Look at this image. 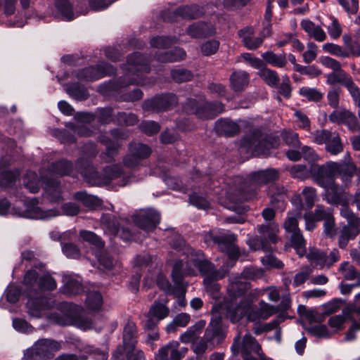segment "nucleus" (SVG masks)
<instances>
[{
	"label": "nucleus",
	"mask_w": 360,
	"mask_h": 360,
	"mask_svg": "<svg viewBox=\"0 0 360 360\" xmlns=\"http://www.w3.org/2000/svg\"><path fill=\"white\" fill-rule=\"evenodd\" d=\"M186 56V53L183 49L175 48L170 51L157 54L156 59L162 63H174L184 60Z\"/></svg>",
	"instance_id": "obj_40"
},
{
	"label": "nucleus",
	"mask_w": 360,
	"mask_h": 360,
	"mask_svg": "<svg viewBox=\"0 0 360 360\" xmlns=\"http://www.w3.org/2000/svg\"><path fill=\"white\" fill-rule=\"evenodd\" d=\"M179 347L177 341H172L161 347L155 354L156 360H181L188 352L186 347Z\"/></svg>",
	"instance_id": "obj_19"
},
{
	"label": "nucleus",
	"mask_w": 360,
	"mask_h": 360,
	"mask_svg": "<svg viewBox=\"0 0 360 360\" xmlns=\"http://www.w3.org/2000/svg\"><path fill=\"white\" fill-rule=\"evenodd\" d=\"M38 201L33 198L30 200L26 205V210L23 216L27 218L35 219H46L56 215V211H44L37 206Z\"/></svg>",
	"instance_id": "obj_23"
},
{
	"label": "nucleus",
	"mask_w": 360,
	"mask_h": 360,
	"mask_svg": "<svg viewBox=\"0 0 360 360\" xmlns=\"http://www.w3.org/2000/svg\"><path fill=\"white\" fill-rule=\"evenodd\" d=\"M302 205L292 212H289L284 222L283 227L288 234L292 246L296 249L300 255L306 252V241L298 227V219L301 217V208Z\"/></svg>",
	"instance_id": "obj_6"
},
{
	"label": "nucleus",
	"mask_w": 360,
	"mask_h": 360,
	"mask_svg": "<svg viewBox=\"0 0 360 360\" xmlns=\"http://www.w3.org/2000/svg\"><path fill=\"white\" fill-rule=\"evenodd\" d=\"M224 337L221 320H212L206 328L204 338L193 342V352L196 354H203L208 347V343H211L213 345L215 342L219 344L224 339Z\"/></svg>",
	"instance_id": "obj_10"
},
{
	"label": "nucleus",
	"mask_w": 360,
	"mask_h": 360,
	"mask_svg": "<svg viewBox=\"0 0 360 360\" xmlns=\"http://www.w3.org/2000/svg\"><path fill=\"white\" fill-rule=\"evenodd\" d=\"M86 306L90 310H98L103 304V297L97 291L89 292L86 298Z\"/></svg>",
	"instance_id": "obj_52"
},
{
	"label": "nucleus",
	"mask_w": 360,
	"mask_h": 360,
	"mask_svg": "<svg viewBox=\"0 0 360 360\" xmlns=\"http://www.w3.org/2000/svg\"><path fill=\"white\" fill-rule=\"evenodd\" d=\"M206 241L211 240L215 243L218 249L226 253L229 258L235 262L240 255L239 248L236 245L237 236L234 233H225L221 236L209 234L205 238Z\"/></svg>",
	"instance_id": "obj_12"
},
{
	"label": "nucleus",
	"mask_w": 360,
	"mask_h": 360,
	"mask_svg": "<svg viewBox=\"0 0 360 360\" xmlns=\"http://www.w3.org/2000/svg\"><path fill=\"white\" fill-rule=\"evenodd\" d=\"M330 19L331 22L326 27L328 35L332 39H338L342 34V25L336 18L330 16Z\"/></svg>",
	"instance_id": "obj_59"
},
{
	"label": "nucleus",
	"mask_w": 360,
	"mask_h": 360,
	"mask_svg": "<svg viewBox=\"0 0 360 360\" xmlns=\"http://www.w3.org/2000/svg\"><path fill=\"white\" fill-rule=\"evenodd\" d=\"M168 299L155 300L150 307L146 314V321L144 323L146 330L155 329L158 323L169 316L170 309L167 307Z\"/></svg>",
	"instance_id": "obj_14"
},
{
	"label": "nucleus",
	"mask_w": 360,
	"mask_h": 360,
	"mask_svg": "<svg viewBox=\"0 0 360 360\" xmlns=\"http://www.w3.org/2000/svg\"><path fill=\"white\" fill-rule=\"evenodd\" d=\"M268 195L271 198V203L275 207L281 210L285 209L287 191L283 186L272 184L269 188Z\"/></svg>",
	"instance_id": "obj_26"
},
{
	"label": "nucleus",
	"mask_w": 360,
	"mask_h": 360,
	"mask_svg": "<svg viewBox=\"0 0 360 360\" xmlns=\"http://www.w3.org/2000/svg\"><path fill=\"white\" fill-rule=\"evenodd\" d=\"M123 350L126 352L128 360H144L143 352L136 350L135 347L131 350L129 349L117 348L112 354L115 359H118L120 358V355L122 354Z\"/></svg>",
	"instance_id": "obj_58"
},
{
	"label": "nucleus",
	"mask_w": 360,
	"mask_h": 360,
	"mask_svg": "<svg viewBox=\"0 0 360 360\" xmlns=\"http://www.w3.org/2000/svg\"><path fill=\"white\" fill-rule=\"evenodd\" d=\"M25 186L30 193H35L39 190V181L34 172H28L24 179Z\"/></svg>",
	"instance_id": "obj_60"
},
{
	"label": "nucleus",
	"mask_w": 360,
	"mask_h": 360,
	"mask_svg": "<svg viewBox=\"0 0 360 360\" xmlns=\"http://www.w3.org/2000/svg\"><path fill=\"white\" fill-rule=\"evenodd\" d=\"M99 141L106 146V152L103 154L102 158L106 162H110L113 157L117 154L118 143L112 141L106 135H101L98 137Z\"/></svg>",
	"instance_id": "obj_44"
},
{
	"label": "nucleus",
	"mask_w": 360,
	"mask_h": 360,
	"mask_svg": "<svg viewBox=\"0 0 360 360\" xmlns=\"http://www.w3.org/2000/svg\"><path fill=\"white\" fill-rule=\"evenodd\" d=\"M215 130L219 134L233 136L239 132L240 127L237 123L232 120L221 119L216 122Z\"/></svg>",
	"instance_id": "obj_35"
},
{
	"label": "nucleus",
	"mask_w": 360,
	"mask_h": 360,
	"mask_svg": "<svg viewBox=\"0 0 360 360\" xmlns=\"http://www.w3.org/2000/svg\"><path fill=\"white\" fill-rule=\"evenodd\" d=\"M262 57L266 63L274 67L283 68L287 64L285 53L276 54L272 51H266L262 54Z\"/></svg>",
	"instance_id": "obj_49"
},
{
	"label": "nucleus",
	"mask_w": 360,
	"mask_h": 360,
	"mask_svg": "<svg viewBox=\"0 0 360 360\" xmlns=\"http://www.w3.org/2000/svg\"><path fill=\"white\" fill-rule=\"evenodd\" d=\"M171 246L186 255V260L184 261V267L197 268L205 276L203 283L207 292L213 298H218L220 285L217 281L223 278L226 272L217 270L214 266L205 259L202 251L193 250L187 245L181 237H176L175 240L171 243Z\"/></svg>",
	"instance_id": "obj_1"
},
{
	"label": "nucleus",
	"mask_w": 360,
	"mask_h": 360,
	"mask_svg": "<svg viewBox=\"0 0 360 360\" xmlns=\"http://www.w3.org/2000/svg\"><path fill=\"white\" fill-rule=\"evenodd\" d=\"M257 231L260 237L265 241L271 243H276L279 240L278 233L279 231L278 225L275 222H269L265 224L257 226Z\"/></svg>",
	"instance_id": "obj_30"
},
{
	"label": "nucleus",
	"mask_w": 360,
	"mask_h": 360,
	"mask_svg": "<svg viewBox=\"0 0 360 360\" xmlns=\"http://www.w3.org/2000/svg\"><path fill=\"white\" fill-rule=\"evenodd\" d=\"M190 320L191 316L188 314H179L174 317L173 321L167 326L166 330L167 333H173L176 330L177 327L186 326L190 322Z\"/></svg>",
	"instance_id": "obj_50"
},
{
	"label": "nucleus",
	"mask_w": 360,
	"mask_h": 360,
	"mask_svg": "<svg viewBox=\"0 0 360 360\" xmlns=\"http://www.w3.org/2000/svg\"><path fill=\"white\" fill-rule=\"evenodd\" d=\"M63 283L62 290L67 295H78L84 290L81 281L71 275H64Z\"/></svg>",
	"instance_id": "obj_34"
},
{
	"label": "nucleus",
	"mask_w": 360,
	"mask_h": 360,
	"mask_svg": "<svg viewBox=\"0 0 360 360\" xmlns=\"http://www.w3.org/2000/svg\"><path fill=\"white\" fill-rule=\"evenodd\" d=\"M240 279L239 276L232 278L227 288L229 296L235 300H237V298H243V296L250 288L249 283L243 282Z\"/></svg>",
	"instance_id": "obj_32"
},
{
	"label": "nucleus",
	"mask_w": 360,
	"mask_h": 360,
	"mask_svg": "<svg viewBox=\"0 0 360 360\" xmlns=\"http://www.w3.org/2000/svg\"><path fill=\"white\" fill-rule=\"evenodd\" d=\"M160 221V215L159 212L153 209L141 211L134 218L135 224L147 233L155 230Z\"/></svg>",
	"instance_id": "obj_17"
},
{
	"label": "nucleus",
	"mask_w": 360,
	"mask_h": 360,
	"mask_svg": "<svg viewBox=\"0 0 360 360\" xmlns=\"http://www.w3.org/2000/svg\"><path fill=\"white\" fill-rule=\"evenodd\" d=\"M229 80L231 89L235 92H241L249 84L250 75L243 70L234 71Z\"/></svg>",
	"instance_id": "obj_31"
},
{
	"label": "nucleus",
	"mask_w": 360,
	"mask_h": 360,
	"mask_svg": "<svg viewBox=\"0 0 360 360\" xmlns=\"http://www.w3.org/2000/svg\"><path fill=\"white\" fill-rule=\"evenodd\" d=\"M279 179V170L268 168L251 173L248 177L250 184V191L245 196V200H250L255 196L259 186L274 182Z\"/></svg>",
	"instance_id": "obj_13"
},
{
	"label": "nucleus",
	"mask_w": 360,
	"mask_h": 360,
	"mask_svg": "<svg viewBox=\"0 0 360 360\" xmlns=\"http://www.w3.org/2000/svg\"><path fill=\"white\" fill-rule=\"evenodd\" d=\"M338 168V162L328 161L321 165H312L310 173L314 182L319 186H331L335 183Z\"/></svg>",
	"instance_id": "obj_9"
},
{
	"label": "nucleus",
	"mask_w": 360,
	"mask_h": 360,
	"mask_svg": "<svg viewBox=\"0 0 360 360\" xmlns=\"http://www.w3.org/2000/svg\"><path fill=\"white\" fill-rule=\"evenodd\" d=\"M280 145V139L276 136H264L259 131L247 134L241 141V146L247 148L255 156H267L270 150Z\"/></svg>",
	"instance_id": "obj_4"
},
{
	"label": "nucleus",
	"mask_w": 360,
	"mask_h": 360,
	"mask_svg": "<svg viewBox=\"0 0 360 360\" xmlns=\"http://www.w3.org/2000/svg\"><path fill=\"white\" fill-rule=\"evenodd\" d=\"M196 271L193 267H184V260L181 259L176 261L173 266L172 273V279L174 283L176 285L178 290L183 295L179 299L178 303L181 307H184L186 304L184 294L187 285L184 281V277L186 276H195Z\"/></svg>",
	"instance_id": "obj_16"
},
{
	"label": "nucleus",
	"mask_w": 360,
	"mask_h": 360,
	"mask_svg": "<svg viewBox=\"0 0 360 360\" xmlns=\"http://www.w3.org/2000/svg\"><path fill=\"white\" fill-rule=\"evenodd\" d=\"M206 322L204 320H200L196 322L194 325L189 327L186 332L181 336L180 340L184 343H188L193 342L200 334L201 330L205 326Z\"/></svg>",
	"instance_id": "obj_42"
},
{
	"label": "nucleus",
	"mask_w": 360,
	"mask_h": 360,
	"mask_svg": "<svg viewBox=\"0 0 360 360\" xmlns=\"http://www.w3.org/2000/svg\"><path fill=\"white\" fill-rule=\"evenodd\" d=\"M326 189V200L331 205H340V211L343 208H349L346 193L335 183L331 186L323 187Z\"/></svg>",
	"instance_id": "obj_22"
},
{
	"label": "nucleus",
	"mask_w": 360,
	"mask_h": 360,
	"mask_svg": "<svg viewBox=\"0 0 360 360\" xmlns=\"http://www.w3.org/2000/svg\"><path fill=\"white\" fill-rule=\"evenodd\" d=\"M251 307V301L247 298L240 299L239 302L235 300L227 307V316L233 323L240 320L248 313Z\"/></svg>",
	"instance_id": "obj_21"
},
{
	"label": "nucleus",
	"mask_w": 360,
	"mask_h": 360,
	"mask_svg": "<svg viewBox=\"0 0 360 360\" xmlns=\"http://www.w3.org/2000/svg\"><path fill=\"white\" fill-rule=\"evenodd\" d=\"M81 310L79 306L73 303H63L60 311L51 314V319L60 326L75 325L83 330L89 329L91 327V321L83 319L80 316Z\"/></svg>",
	"instance_id": "obj_5"
},
{
	"label": "nucleus",
	"mask_w": 360,
	"mask_h": 360,
	"mask_svg": "<svg viewBox=\"0 0 360 360\" xmlns=\"http://www.w3.org/2000/svg\"><path fill=\"white\" fill-rule=\"evenodd\" d=\"M301 27L307 33L309 37L319 42H323L327 38L325 31L319 25L309 20H302Z\"/></svg>",
	"instance_id": "obj_33"
},
{
	"label": "nucleus",
	"mask_w": 360,
	"mask_h": 360,
	"mask_svg": "<svg viewBox=\"0 0 360 360\" xmlns=\"http://www.w3.org/2000/svg\"><path fill=\"white\" fill-rule=\"evenodd\" d=\"M74 172V167L70 161L60 160L53 162L49 168V172L58 176L72 175Z\"/></svg>",
	"instance_id": "obj_39"
},
{
	"label": "nucleus",
	"mask_w": 360,
	"mask_h": 360,
	"mask_svg": "<svg viewBox=\"0 0 360 360\" xmlns=\"http://www.w3.org/2000/svg\"><path fill=\"white\" fill-rule=\"evenodd\" d=\"M83 159L78 160L75 169L78 171L91 186H104L110 184L112 181L120 179L118 185H127V180L119 165L108 166L105 167L101 174L96 172L92 165L81 166Z\"/></svg>",
	"instance_id": "obj_2"
},
{
	"label": "nucleus",
	"mask_w": 360,
	"mask_h": 360,
	"mask_svg": "<svg viewBox=\"0 0 360 360\" xmlns=\"http://www.w3.org/2000/svg\"><path fill=\"white\" fill-rule=\"evenodd\" d=\"M323 50L335 56L342 58L349 57V53L344 50L340 46L333 43H326L322 46Z\"/></svg>",
	"instance_id": "obj_63"
},
{
	"label": "nucleus",
	"mask_w": 360,
	"mask_h": 360,
	"mask_svg": "<svg viewBox=\"0 0 360 360\" xmlns=\"http://www.w3.org/2000/svg\"><path fill=\"white\" fill-rule=\"evenodd\" d=\"M38 273L35 270H29L24 276V285L27 287V296L37 295L39 290Z\"/></svg>",
	"instance_id": "obj_45"
},
{
	"label": "nucleus",
	"mask_w": 360,
	"mask_h": 360,
	"mask_svg": "<svg viewBox=\"0 0 360 360\" xmlns=\"http://www.w3.org/2000/svg\"><path fill=\"white\" fill-rule=\"evenodd\" d=\"M255 30L249 26L238 30V35L242 39L244 46L249 50L257 49L263 43L262 37H254Z\"/></svg>",
	"instance_id": "obj_25"
},
{
	"label": "nucleus",
	"mask_w": 360,
	"mask_h": 360,
	"mask_svg": "<svg viewBox=\"0 0 360 360\" xmlns=\"http://www.w3.org/2000/svg\"><path fill=\"white\" fill-rule=\"evenodd\" d=\"M101 223L105 232L117 236L120 232V224L116 217L110 214H103L101 217Z\"/></svg>",
	"instance_id": "obj_41"
},
{
	"label": "nucleus",
	"mask_w": 360,
	"mask_h": 360,
	"mask_svg": "<svg viewBox=\"0 0 360 360\" xmlns=\"http://www.w3.org/2000/svg\"><path fill=\"white\" fill-rule=\"evenodd\" d=\"M330 142L325 146L326 150L333 155H336L343 150V146L338 133L333 134Z\"/></svg>",
	"instance_id": "obj_62"
},
{
	"label": "nucleus",
	"mask_w": 360,
	"mask_h": 360,
	"mask_svg": "<svg viewBox=\"0 0 360 360\" xmlns=\"http://www.w3.org/2000/svg\"><path fill=\"white\" fill-rule=\"evenodd\" d=\"M126 68L127 72L124 78H120L115 84V89H120L129 84L145 85L147 82L143 75L149 72L148 59L140 53L136 52L127 58Z\"/></svg>",
	"instance_id": "obj_3"
},
{
	"label": "nucleus",
	"mask_w": 360,
	"mask_h": 360,
	"mask_svg": "<svg viewBox=\"0 0 360 360\" xmlns=\"http://www.w3.org/2000/svg\"><path fill=\"white\" fill-rule=\"evenodd\" d=\"M326 79L328 84L334 85L335 84H340L345 86V85L349 82L352 77L341 68L335 72H332L326 75Z\"/></svg>",
	"instance_id": "obj_47"
},
{
	"label": "nucleus",
	"mask_w": 360,
	"mask_h": 360,
	"mask_svg": "<svg viewBox=\"0 0 360 360\" xmlns=\"http://www.w3.org/2000/svg\"><path fill=\"white\" fill-rule=\"evenodd\" d=\"M62 348L61 342L53 339L38 340L24 354L26 360H48L53 357L56 352Z\"/></svg>",
	"instance_id": "obj_7"
},
{
	"label": "nucleus",
	"mask_w": 360,
	"mask_h": 360,
	"mask_svg": "<svg viewBox=\"0 0 360 360\" xmlns=\"http://www.w3.org/2000/svg\"><path fill=\"white\" fill-rule=\"evenodd\" d=\"M42 181L45 184V192L51 201H59L62 199L61 187L60 183L55 179H49L42 177Z\"/></svg>",
	"instance_id": "obj_37"
},
{
	"label": "nucleus",
	"mask_w": 360,
	"mask_h": 360,
	"mask_svg": "<svg viewBox=\"0 0 360 360\" xmlns=\"http://www.w3.org/2000/svg\"><path fill=\"white\" fill-rule=\"evenodd\" d=\"M174 14L183 18L194 19L201 17L204 14V9L197 5L182 6L177 8Z\"/></svg>",
	"instance_id": "obj_38"
},
{
	"label": "nucleus",
	"mask_w": 360,
	"mask_h": 360,
	"mask_svg": "<svg viewBox=\"0 0 360 360\" xmlns=\"http://www.w3.org/2000/svg\"><path fill=\"white\" fill-rule=\"evenodd\" d=\"M67 92L70 96L77 100L84 101L88 98L89 93L86 89L78 84H72L67 88Z\"/></svg>",
	"instance_id": "obj_53"
},
{
	"label": "nucleus",
	"mask_w": 360,
	"mask_h": 360,
	"mask_svg": "<svg viewBox=\"0 0 360 360\" xmlns=\"http://www.w3.org/2000/svg\"><path fill=\"white\" fill-rule=\"evenodd\" d=\"M114 73V68L111 65L103 62L96 67H88L80 70L77 73V77L80 80L92 81Z\"/></svg>",
	"instance_id": "obj_18"
},
{
	"label": "nucleus",
	"mask_w": 360,
	"mask_h": 360,
	"mask_svg": "<svg viewBox=\"0 0 360 360\" xmlns=\"http://www.w3.org/2000/svg\"><path fill=\"white\" fill-rule=\"evenodd\" d=\"M178 103L177 96L172 93L160 94L146 100L142 108L145 111L159 112L172 109Z\"/></svg>",
	"instance_id": "obj_15"
},
{
	"label": "nucleus",
	"mask_w": 360,
	"mask_h": 360,
	"mask_svg": "<svg viewBox=\"0 0 360 360\" xmlns=\"http://www.w3.org/2000/svg\"><path fill=\"white\" fill-rule=\"evenodd\" d=\"M32 295L28 296L29 300L27 302V312L31 316L39 318L41 316L42 311L50 308L51 304L46 297H32Z\"/></svg>",
	"instance_id": "obj_27"
},
{
	"label": "nucleus",
	"mask_w": 360,
	"mask_h": 360,
	"mask_svg": "<svg viewBox=\"0 0 360 360\" xmlns=\"http://www.w3.org/2000/svg\"><path fill=\"white\" fill-rule=\"evenodd\" d=\"M338 271L347 281H353L358 277V271L355 267L348 262H342L339 266Z\"/></svg>",
	"instance_id": "obj_57"
},
{
	"label": "nucleus",
	"mask_w": 360,
	"mask_h": 360,
	"mask_svg": "<svg viewBox=\"0 0 360 360\" xmlns=\"http://www.w3.org/2000/svg\"><path fill=\"white\" fill-rule=\"evenodd\" d=\"M224 105L221 102H198L191 99L185 106V110L191 114H195L202 119H211L224 111Z\"/></svg>",
	"instance_id": "obj_11"
},
{
	"label": "nucleus",
	"mask_w": 360,
	"mask_h": 360,
	"mask_svg": "<svg viewBox=\"0 0 360 360\" xmlns=\"http://www.w3.org/2000/svg\"><path fill=\"white\" fill-rule=\"evenodd\" d=\"M338 176L340 179L345 186L351 185L352 179L357 172L356 165L350 160L348 161L338 162Z\"/></svg>",
	"instance_id": "obj_28"
},
{
	"label": "nucleus",
	"mask_w": 360,
	"mask_h": 360,
	"mask_svg": "<svg viewBox=\"0 0 360 360\" xmlns=\"http://www.w3.org/2000/svg\"><path fill=\"white\" fill-rule=\"evenodd\" d=\"M299 92L302 97L306 98L308 101L314 102L320 101L323 96V94L317 89L310 88L308 86H303L300 88Z\"/></svg>",
	"instance_id": "obj_55"
},
{
	"label": "nucleus",
	"mask_w": 360,
	"mask_h": 360,
	"mask_svg": "<svg viewBox=\"0 0 360 360\" xmlns=\"http://www.w3.org/2000/svg\"><path fill=\"white\" fill-rule=\"evenodd\" d=\"M241 351L243 355L262 352V347L256 339L250 334H246L243 340Z\"/></svg>",
	"instance_id": "obj_43"
},
{
	"label": "nucleus",
	"mask_w": 360,
	"mask_h": 360,
	"mask_svg": "<svg viewBox=\"0 0 360 360\" xmlns=\"http://www.w3.org/2000/svg\"><path fill=\"white\" fill-rule=\"evenodd\" d=\"M264 276V271L261 268L250 266L243 269L239 278L245 280L255 281L262 278Z\"/></svg>",
	"instance_id": "obj_51"
},
{
	"label": "nucleus",
	"mask_w": 360,
	"mask_h": 360,
	"mask_svg": "<svg viewBox=\"0 0 360 360\" xmlns=\"http://www.w3.org/2000/svg\"><path fill=\"white\" fill-rule=\"evenodd\" d=\"M258 75L269 86L277 88L280 81L278 73L271 69L266 67L264 65L257 72Z\"/></svg>",
	"instance_id": "obj_48"
},
{
	"label": "nucleus",
	"mask_w": 360,
	"mask_h": 360,
	"mask_svg": "<svg viewBox=\"0 0 360 360\" xmlns=\"http://www.w3.org/2000/svg\"><path fill=\"white\" fill-rule=\"evenodd\" d=\"M129 151L133 153L140 160L147 158L151 153L150 148L145 144L131 143L129 146Z\"/></svg>",
	"instance_id": "obj_54"
},
{
	"label": "nucleus",
	"mask_w": 360,
	"mask_h": 360,
	"mask_svg": "<svg viewBox=\"0 0 360 360\" xmlns=\"http://www.w3.org/2000/svg\"><path fill=\"white\" fill-rule=\"evenodd\" d=\"M305 330L309 335L319 338H328L331 335L327 326L323 324L313 325L307 327Z\"/></svg>",
	"instance_id": "obj_56"
},
{
	"label": "nucleus",
	"mask_w": 360,
	"mask_h": 360,
	"mask_svg": "<svg viewBox=\"0 0 360 360\" xmlns=\"http://www.w3.org/2000/svg\"><path fill=\"white\" fill-rule=\"evenodd\" d=\"M186 32L193 38H206L214 35L215 29L210 23L197 22L191 25L187 28Z\"/></svg>",
	"instance_id": "obj_24"
},
{
	"label": "nucleus",
	"mask_w": 360,
	"mask_h": 360,
	"mask_svg": "<svg viewBox=\"0 0 360 360\" xmlns=\"http://www.w3.org/2000/svg\"><path fill=\"white\" fill-rule=\"evenodd\" d=\"M171 76L174 82L177 83L186 82L191 80L192 73L186 69H174L171 71Z\"/></svg>",
	"instance_id": "obj_64"
},
{
	"label": "nucleus",
	"mask_w": 360,
	"mask_h": 360,
	"mask_svg": "<svg viewBox=\"0 0 360 360\" xmlns=\"http://www.w3.org/2000/svg\"><path fill=\"white\" fill-rule=\"evenodd\" d=\"M75 198L81 202L85 207L91 209H95L96 207L101 205L102 201L101 199L95 195H90L86 191H79L75 193Z\"/></svg>",
	"instance_id": "obj_46"
},
{
	"label": "nucleus",
	"mask_w": 360,
	"mask_h": 360,
	"mask_svg": "<svg viewBox=\"0 0 360 360\" xmlns=\"http://www.w3.org/2000/svg\"><path fill=\"white\" fill-rule=\"evenodd\" d=\"M340 214L347 221V224L342 226L338 236V246L345 249L349 241L354 239L360 233V217L356 216L349 208H343Z\"/></svg>",
	"instance_id": "obj_8"
},
{
	"label": "nucleus",
	"mask_w": 360,
	"mask_h": 360,
	"mask_svg": "<svg viewBox=\"0 0 360 360\" xmlns=\"http://www.w3.org/2000/svg\"><path fill=\"white\" fill-rule=\"evenodd\" d=\"M328 118L331 122L345 124L352 131L359 129L356 116L349 110L345 109L334 110L329 115Z\"/></svg>",
	"instance_id": "obj_20"
},
{
	"label": "nucleus",
	"mask_w": 360,
	"mask_h": 360,
	"mask_svg": "<svg viewBox=\"0 0 360 360\" xmlns=\"http://www.w3.org/2000/svg\"><path fill=\"white\" fill-rule=\"evenodd\" d=\"M277 312L278 309L276 307L266 303L264 301H261L259 308L255 311L250 312L248 318L250 321L266 320Z\"/></svg>",
	"instance_id": "obj_29"
},
{
	"label": "nucleus",
	"mask_w": 360,
	"mask_h": 360,
	"mask_svg": "<svg viewBox=\"0 0 360 360\" xmlns=\"http://www.w3.org/2000/svg\"><path fill=\"white\" fill-rule=\"evenodd\" d=\"M56 6L62 14V15L67 20H72L74 19V13L70 2L68 0H57Z\"/></svg>",
	"instance_id": "obj_61"
},
{
	"label": "nucleus",
	"mask_w": 360,
	"mask_h": 360,
	"mask_svg": "<svg viewBox=\"0 0 360 360\" xmlns=\"http://www.w3.org/2000/svg\"><path fill=\"white\" fill-rule=\"evenodd\" d=\"M137 328L132 321H128L123 330V349H133L136 344Z\"/></svg>",
	"instance_id": "obj_36"
}]
</instances>
